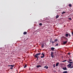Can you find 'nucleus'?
Segmentation results:
<instances>
[{"label":"nucleus","mask_w":73,"mask_h":73,"mask_svg":"<svg viewBox=\"0 0 73 73\" xmlns=\"http://www.w3.org/2000/svg\"><path fill=\"white\" fill-rule=\"evenodd\" d=\"M41 55V53H39L36 54L34 56L35 58H36L37 59L36 60V61L38 60V58H39V56H40Z\"/></svg>","instance_id":"nucleus-1"},{"label":"nucleus","mask_w":73,"mask_h":73,"mask_svg":"<svg viewBox=\"0 0 73 73\" xmlns=\"http://www.w3.org/2000/svg\"><path fill=\"white\" fill-rule=\"evenodd\" d=\"M51 56L52 58H53L54 55V53L53 52H51Z\"/></svg>","instance_id":"nucleus-2"},{"label":"nucleus","mask_w":73,"mask_h":73,"mask_svg":"<svg viewBox=\"0 0 73 73\" xmlns=\"http://www.w3.org/2000/svg\"><path fill=\"white\" fill-rule=\"evenodd\" d=\"M64 38L65 41H68V38H66V37H64Z\"/></svg>","instance_id":"nucleus-3"},{"label":"nucleus","mask_w":73,"mask_h":73,"mask_svg":"<svg viewBox=\"0 0 73 73\" xmlns=\"http://www.w3.org/2000/svg\"><path fill=\"white\" fill-rule=\"evenodd\" d=\"M72 64H69L67 65V66L69 68H70V67H71V66H72Z\"/></svg>","instance_id":"nucleus-4"},{"label":"nucleus","mask_w":73,"mask_h":73,"mask_svg":"<svg viewBox=\"0 0 73 73\" xmlns=\"http://www.w3.org/2000/svg\"><path fill=\"white\" fill-rule=\"evenodd\" d=\"M15 66V64H13V65H9L8 66H11L12 67H14Z\"/></svg>","instance_id":"nucleus-5"},{"label":"nucleus","mask_w":73,"mask_h":73,"mask_svg":"<svg viewBox=\"0 0 73 73\" xmlns=\"http://www.w3.org/2000/svg\"><path fill=\"white\" fill-rule=\"evenodd\" d=\"M67 42H68V41H65L63 42V44H64V45H65V44L67 43Z\"/></svg>","instance_id":"nucleus-6"},{"label":"nucleus","mask_w":73,"mask_h":73,"mask_svg":"<svg viewBox=\"0 0 73 73\" xmlns=\"http://www.w3.org/2000/svg\"><path fill=\"white\" fill-rule=\"evenodd\" d=\"M62 69H63L64 70H67V68H66V67H65L64 68L63 67L62 68Z\"/></svg>","instance_id":"nucleus-7"},{"label":"nucleus","mask_w":73,"mask_h":73,"mask_svg":"<svg viewBox=\"0 0 73 73\" xmlns=\"http://www.w3.org/2000/svg\"><path fill=\"white\" fill-rule=\"evenodd\" d=\"M40 67H41V66L40 65H38L36 66V67L37 68H39Z\"/></svg>","instance_id":"nucleus-8"},{"label":"nucleus","mask_w":73,"mask_h":73,"mask_svg":"<svg viewBox=\"0 0 73 73\" xmlns=\"http://www.w3.org/2000/svg\"><path fill=\"white\" fill-rule=\"evenodd\" d=\"M68 36H69V34L66 33L65 35V36H66V37H68Z\"/></svg>","instance_id":"nucleus-9"},{"label":"nucleus","mask_w":73,"mask_h":73,"mask_svg":"<svg viewBox=\"0 0 73 73\" xmlns=\"http://www.w3.org/2000/svg\"><path fill=\"white\" fill-rule=\"evenodd\" d=\"M59 64V62H58L56 64V66H58Z\"/></svg>","instance_id":"nucleus-10"},{"label":"nucleus","mask_w":73,"mask_h":73,"mask_svg":"<svg viewBox=\"0 0 73 73\" xmlns=\"http://www.w3.org/2000/svg\"><path fill=\"white\" fill-rule=\"evenodd\" d=\"M54 49H55V48H54V47H52L51 48V50H54Z\"/></svg>","instance_id":"nucleus-11"},{"label":"nucleus","mask_w":73,"mask_h":73,"mask_svg":"<svg viewBox=\"0 0 73 73\" xmlns=\"http://www.w3.org/2000/svg\"><path fill=\"white\" fill-rule=\"evenodd\" d=\"M27 32H24L23 33L24 35H27Z\"/></svg>","instance_id":"nucleus-12"},{"label":"nucleus","mask_w":73,"mask_h":73,"mask_svg":"<svg viewBox=\"0 0 73 73\" xmlns=\"http://www.w3.org/2000/svg\"><path fill=\"white\" fill-rule=\"evenodd\" d=\"M57 41H58V39H56L54 40V41L55 42H57Z\"/></svg>","instance_id":"nucleus-13"},{"label":"nucleus","mask_w":73,"mask_h":73,"mask_svg":"<svg viewBox=\"0 0 73 73\" xmlns=\"http://www.w3.org/2000/svg\"><path fill=\"white\" fill-rule=\"evenodd\" d=\"M63 73H68V71H66L63 72Z\"/></svg>","instance_id":"nucleus-14"},{"label":"nucleus","mask_w":73,"mask_h":73,"mask_svg":"<svg viewBox=\"0 0 73 73\" xmlns=\"http://www.w3.org/2000/svg\"><path fill=\"white\" fill-rule=\"evenodd\" d=\"M44 68H46V69H48V66H45L44 67Z\"/></svg>","instance_id":"nucleus-15"},{"label":"nucleus","mask_w":73,"mask_h":73,"mask_svg":"<svg viewBox=\"0 0 73 73\" xmlns=\"http://www.w3.org/2000/svg\"><path fill=\"white\" fill-rule=\"evenodd\" d=\"M39 24L40 26H42V24L41 23Z\"/></svg>","instance_id":"nucleus-16"},{"label":"nucleus","mask_w":73,"mask_h":73,"mask_svg":"<svg viewBox=\"0 0 73 73\" xmlns=\"http://www.w3.org/2000/svg\"><path fill=\"white\" fill-rule=\"evenodd\" d=\"M27 66V64H25L24 66V68H25Z\"/></svg>","instance_id":"nucleus-17"},{"label":"nucleus","mask_w":73,"mask_h":73,"mask_svg":"<svg viewBox=\"0 0 73 73\" xmlns=\"http://www.w3.org/2000/svg\"><path fill=\"white\" fill-rule=\"evenodd\" d=\"M59 17V16L57 15L56 17V19H57V18H58Z\"/></svg>","instance_id":"nucleus-18"},{"label":"nucleus","mask_w":73,"mask_h":73,"mask_svg":"<svg viewBox=\"0 0 73 73\" xmlns=\"http://www.w3.org/2000/svg\"><path fill=\"white\" fill-rule=\"evenodd\" d=\"M45 57V55H43L42 56H41V58H44Z\"/></svg>","instance_id":"nucleus-19"},{"label":"nucleus","mask_w":73,"mask_h":73,"mask_svg":"<svg viewBox=\"0 0 73 73\" xmlns=\"http://www.w3.org/2000/svg\"><path fill=\"white\" fill-rule=\"evenodd\" d=\"M69 6L70 7H72V5L71 4H69Z\"/></svg>","instance_id":"nucleus-20"},{"label":"nucleus","mask_w":73,"mask_h":73,"mask_svg":"<svg viewBox=\"0 0 73 73\" xmlns=\"http://www.w3.org/2000/svg\"><path fill=\"white\" fill-rule=\"evenodd\" d=\"M41 47L42 48H44V45H42V46H41Z\"/></svg>","instance_id":"nucleus-21"},{"label":"nucleus","mask_w":73,"mask_h":73,"mask_svg":"<svg viewBox=\"0 0 73 73\" xmlns=\"http://www.w3.org/2000/svg\"><path fill=\"white\" fill-rule=\"evenodd\" d=\"M65 13H66V12L65 11H63V12L62 13V14H64Z\"/></svg>","instance_id":"nucleus-22"},{"label":"nucleus","mask_w":73,"mask_h":73,"mask_svg":"<svg viewBox=\"0 0 73 73\" xmlns=\"http://www.w3.org/2000/svg\"><path fill=\"white\" fill-rule=\"evenodd\" d=\"M68 19L70 20H72V18L71 17L69 18Z\"/></svg>","instance_id":"nucleus-23"},{"label":"nucleus","mask_w":73,"mask_h":73,"mask_svg":"<svg viewBox=\"0 0 73 73\" xmlns=\"http://www.w3.org/2000/svg\"><path fill=\"white\" fill-rule=\"evenodd\" d=\"M42 55L43 56H45V55L44 53H42V54H41V56H42Z\"/></svg>","instance_id":"nucleus-24"},{"label":"nucleus","mask_w":73,"mask_h":73,"mask_svg":"<svg viewBox=\"0 0 73 73\" xmlns=\"http://www.w3.org/2000/svg\"><path fill=\"white\" fill-rule=\"evenodd\" d=\"M68 36H69V37H71V35H70V33L68 34Z\"/></svg>","instance_id":"nucleus-25"},{"label":"nucleus","mask_w":73,"mask_h":73,"mask_svg":"<svg viewBox=\"0 0 73 73\" xmlns=\"http://www.w3.org/2000/svg\"><path fill=\"white\" fill-rule=\"evenodd\" d=\"M55 46H58V43L56 44L55 45Z\"/></svg>","instance_id":"nucleus-26"},{"label":"nucleus","mask_w":73,"mask_h":73,"mask_svg":"<svg viewBox=\"0 0 73 73\" xmlns=\"http://www.w3.org/2000/svg\"><path fill=\"white\" fill-rule=\"evenodd\" d=\"M55 42V41L52 42V44H54V43Z\"/></svg>","instance_id":"nucleus-27"},{"label":"nucleus","mask_w":73,"mask_h":73,"mask_svg":"<svg viewBox=\"0 0 73 73\" xmlns=\"http://www.w3.org/2000/svg\"><path fill=\"white\" fill-rule=\"evenodd\" d=\"M73 68V66H72L71 67H70V69H72V68Z\"/></svg>","instance_id":"nucleus-28"},{"label":"nucleus","mask_w":73,"mask_h":73,"mask_svg":"<svg viewBox=\"0 0 73 73\" xmlns=\"http://www.w3.org/2000/svg\"><path fill=\"white\" fill-rule=\"evenodd\" d=\"M66 60H63L62 61V62H66Z\"/></svg>","instance_id":"nucleus-29"},{"label":"nucleus","mask_w":73,"mask_h":73,"mask_svg":"<svg viewBox=\"0 0 73 73\" xmlns=\"http://www.w3.org/2000/svg\"><path fill=\"white\" fill-rule=\"evenodd\" d=\"M52 41V38H51L50 40V41Z\"/></svg>","instance_id":"nucleus-30"},{"label":"nucleus","mask_w":73,"mask_h":73,"mask_svg":"<svg viewBox=\"0 0 73 73\" xmlns=\"http://www.w3.org/2000/svg\"><path fill=\"white\" fill-rule=\"evenodd\" d=\"M69 64H72V62H69Z\"/></svg>","instance_id":"nucleus-31"},{"label":"nucleus","mask_w":73,"mask_h":73,"mask_svg":"<svg viewBox=\"0 0 73 73\" xmlns=\"http://www.w3.org/2000/svg\"><path fill=\"white\" fill-rule=\"evenodd\" d=\"M68 55H70V53L69 52L68 53Z\"/></svg>","instance_id":"nucleus-32"},{"label":"nucleus","mask_w":73,"mask_h":73,"mask_svg":"<svg viewBox=\"0 0 73 73\" xmlns=\"http://www.w3.org/2000/svg\"><path fill=\"white\" fill-rule=\"evenodd\" d=\"M13 69V67H11V68H10V69Z\"/></svg>","instance_id":"nucleus-33"},{"label":"nucleus","mask_w":73,"mask_h":73,"mask_svg":"<svg viewBox=\"0 0 73 73\" xmlns=\"http://www.w3.org/2000/svg\"><path fill=\"white\" fill-rule=\"evenodd\" d=\"M72 61V60L71 59H69V61Z\"/></svg>","instance_id":"nucleus-34"},{"label":"nucleus","mask_w":73,"mask_h":73,"mask_svg":"<svg viewBox=\"0 0 73 73\" xmlns=\"http://www.w3.org/2000/svg\"><path fill=\"white\" fill-rule=\"evenodd\" d=\"M54 65H55V64H54V65L53 66L54 68H55V66H54Z\"/></svg>","instance_id":"nucleus-35"},{"label":"nucleus","mask_w":73,"mask_h":73,"mask_svg":"<svg viewBox=\"0 0 73 73\" xmlns=\"http://www.w3.org/2000/svg\"><path fill=\"white\" fill-rule=\"evenodd\" d=\"M41 62V60H40L39 62Z\"/></svg>","instance_id":"nucleus-36"},{"label":"nucleus","mask_w":73,"mask_h":73,"mask_svg":"<svg viewBox=\"0 0 73 73\" xmlns=\"http://www.w3.org/2000/svg\"><path fill=\"white\" fill-rule=\"evenodd\" d=\"M50 43H52V41H50Z\"/></svg>","instance_id":"nucleus-37"},{"label":"nucleus","mask_w":73,"mask_h":73,"mask_svg":"<svg viewBox=\"0 0 73 73\" xmlns=\"http://www.w3.org/2000/svg\"><path fill=\"white\" fill-rule=\"evenodd\" d=\"M68 62H70V61H69V62H68Z\"/></svg>","instance_id":"nucleus-38"},{"label":"nucleus","mask_w":73,"mask_h":73,"mask_svg":"<svg viewBox=\"0 0 73 73\" xmlns=\"http://www.w3.org/2000/svg\"><path fill=\"white\" fill-rule=\"evenodd\" d=\"M72 64V65H73V64Z\"/></svg>","instance_id":"nucleus-39"}]
</instances>
